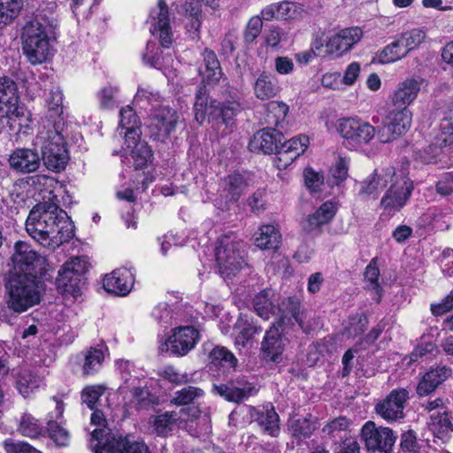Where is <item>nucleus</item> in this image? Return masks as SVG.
<instances>
[{"label":"nucleus","instance_id":"obj_1","mask_svg":"<svg viewBox=\"0 0 453 453\" xmlns=\"http://www.w3.org/2000/svg\"><path fill=\"white\" fill-rule=\"evenodd\" d=\"M12 267L4 275L5 311L8 322L39 304L44 291L42 275L46 258L34 251L28 244L18 242L11 257Z\"/></svg>","mask_w":453,"mask_h":453},{"label":"nucleus","instance_id":"obj_2","mask_svg":"<svg viewBox=\"0 0 453 453\" xmlns=\"http://www.w3.org/2000/svg\"><path fill=\"white\" fill-rule=\"evenodd\" d=\"M27 233L43 247L55 250L74 236V226L67 213L54 203L35 205L26 221Z\"/></svg>","mask_w":453,"mask_h":453},{"label":"nucleus","instance_id":"obj_3","mask_svg":"<svg viewBox=\"0 0 453 453\" xmlns=\"http://www.w3.org/2000/svg\"><path fill=\"white\" fill-rule=\"evenodd\" d=\"M241 111L240 98L236 92H230L222 101L211 99L209 102L206 87L201 85L197 88L194 103V113L195 119L200 125L208 119L209 121L220 120L226 127L232 126L234 119Z\"/></svg>","mask_w":453,"mask_h":453},{"label":"nucleus","instance_id":"obj_4","mask_svg":"<svg viewBox=\"0 0 453 453\" xmlns=\"http://www.w3.org/2000/svg\"><path fill=\"white\" fill-rule=\"evenodd\" d=\"M52 26L50 20L36 15L26 22L22 29V52L33 65L46 62L51 54L50 42Z\"/></svg>","mask_w":453,"mask_h":453},{"label":"nucleus","instance_id":"obj_5","mask_svg":"<svg viewBox=\"0 0 453 453\" xmlns=\"http://www.w3.org/2000/svg\"><path fill=\"white\" fill-rule=\"evenodd\" d=\"M33 146L40 149L41 162L53 172L64 170L69 161V153L64 136L55 122L45 133L38 134Z\"/></svg>","mask_w":453,"mask_h":453},{"label":"nucleus","instance_id":"obj_6","mask_svg":"<svg viewBox=\"0 0 453 453\" xmlns=\"http://www.w3.org/2000/svg\"><path fill=\"white\" fill-rule=\"evenodd\" d=\"M244 244L234 233L221 235L215 248V257L221 275H235L245 265Z\"/></svg>","mask_w":453,"mask_h":453},{"label":"nucleus","instance_id":"obj_7","mask_svg":"<svg viewBox=\"0 0 453 453\" xmlns=\"http://www.w3.org/2000/svg\"><path fill=\"white\" fill-rule=\"evenodd\" d=\"M19 98L16 83L8 77L0 78V122L13 131L20 130L25 116V108L19 104Z\"/></svg>","mask_w":453,"mask_h":453},{"label":"nucleus","instance_id":"obj_8","mask_svg":"<svg viewBox=\"0 0 453 453\" xmlns=\"http://www.w3.org/2000/svg\"><path fill=\"white\" fill-rule=\"evenodd\" d=\"M336 129L343 139V145L351 150L369 144L376 134V128L359 118L340 119Z\"/></svg>","mask_w":453,"mask_h":453},{"label":"nucleus","instance_id":"obj_9","mask_svg":"<svg viewBox=\"0 0 453 453\" xmlns=\"http://www.w3.org/2000/svg\"><path fill=\"white\" fill-rule=\"evenodd\" d=\"M361 441L367 451L393 453L397 435L387 426H377L373 421H366L360 430Z\"/></svg>","mask_w":453,"mask_h":453},{"label":"nucleus","instance_id":"obj_10","mask_svg":"<svg viewBox=\"0 0 453 453\" xmlns=\"http://www.w3.org/2000/svg\"><path fill=\"white\" fill-rule=\"evenodd\" d=\"M389 184L380 200V206L390 213L400 211L406 204L411 196L413 183L403 171H395L394 180L389 181Z\"/></svg>","mask_w":453,"mask_h":453},{"label":"nucleus","instance_id":"obj_11","mask_svg":"<svg viewBox=\"0 0 453 453\" xmlns=\"http://www.w3.org/2000/svg\"><path fill=\"white\" fill-rule=\"evenodd\" d=\"M91 423L98 426V428H96L91 434L90 448L94 453H108L107 448L111 444L112 441H124L127 444V450H129L130 447L134 443H131L127 438L112 434L111 430L106 426L107 421L104 414L96 408L94 409L91 414Z\"/></svg>","mask_w":453,"mask_h":453},{"label":"nucleus","instance_id":"obj_12","mask_svg":"<svg viewBox=\"0 0 453 453\" xmlns=\"http://www.w3.org/2000/svg\"><path fill=\"white\" fill-rule=\"evenodd\" d=\"M410 398L406 388L393 389L375 405L376 413L388 422H395L405 417L404 409Z\"/></svg>","mask_w":453,"mask_h":453},{"label":"nucleus","instance_id":"obj_13","mask_svg":"<svg viewBox=\"0 0 453 453\" xmlns=\"http://www.w3.org/2000/svg\"><path fill=\"white\" fill-rule=\"evenodd\" d=\"M412 114L407 107L391 111L383 126L378 130V138L381 142H389L396 136L406 133L411 125Z\"/></svg>","mask_w":453,"mask_h":453},{"label":"nucleus","instance_id":"obj_14","mask_svg":"<svg viewBox=\"0 0 453 453\" xmlns=\"http://www.w3.org/2000/svg\"><path fill=\"white\" fill-rule=\"evenodd\" d=\"M198 340L199 332L193 326L176 327L161 347V350L173 356L183 357L195 348Z\"/></svg>","mask_w":453,"mask_h":453},{"label":"nucleus","instance_id":"obj_15","mask_svg":"<svg viewBox=\"0 0 453 453\" xmlns=\"http://www.w3.org/2000/svg\"><path fill=\"white\" fill-rule=\"evenodd\" d=\"M212 392L227 402L239 403L255 395L257 390L252 383L240 376L223 383L213 384Z\"/></svg>","mask_w":453,"mask_h":453},{"label":"nucleus","instance_id":"obj_16","mask_svg":"<svg viewBox=\"0 0 453 453\" xmlns=\"http://www.w3.org/2000/svg\"><path fill=\"white\" fill-rule=\"evenodd\" d=\"M8 165L10 170L19 175L35 173L42 165L37 147L13 150L9 155Z\"/></svg>","mask_w":453,"mask_h":453},{"label":"nucleus","instance_id":"obj_17","mask_svg":"<svg viewBox=\"0 0 453 453\" xmlns=\"http://www.w3.org/2000/svg\"><path fill=\"white\" fill-rule=\"evenodd\" d=\"M150 20L152 35L158 36L162 47L169 48L173 42V33L169 9L165 0H158L157 5L150 11Z\"/></svg>","mask_w":453,"mask_h":453},{"label":"nucleus","instance_id":"obj_18","mask_svg":"<svg viewBox=\"0 0 453 453\" xmlns=\"http://www.w3.org/2000/svg\"><path fill=\"white\" fill-rule=\"evenodd\" d=\"M394 177L395 168L392 166L376 169L372 174L357 184L358 196L362 199H376L389 181L394 180Z\"/></svg>","mask_w":453,"mask_h":453},{"label":"nucleus","instance_id":"obj_19","mask_svg":"<svg viewBox=\"0 0 453 453\" xmlns=\"http://www.w3.org/2000/svg\"><path fill=\"white\" fill-rule=\"evenodd\" d=\"M177 122L178 116L174 110L169 107L157 109L149 125L150 137L164 142L175 130Z\"/></svg>","mask_w":453,"mask_h":453},{"label":"nucleus","instance_id":"obj_20","mask_svg":"<svg viewBox=\"0 0 453 453\" xmlns=\"http://www.w3.org/2000/svg\"><path fill=\"white\" fill-rule=\"evenodd\" d=\"M280 325H273L265 334L261 342V357L266 363L279 364L286 346V339L280 330Z\"/></svg>","mask_w":453,"mask_h":453},{"label":"nucleus","instance_id":"obj_21","mask_svg":"<svg viewBox=\"0 0 453 453\" xmlns=\"http://www.w3.org/2000/svg\"><path fill=\"white\" fill-rule=\"evenodd\" d=\"M451 375L452 368L449 365L440 364L430 367L416 387L417 395L419 398L429 396Z\"/></svg>","mask_w":453,"mask_h":453},{"label":"nucleus","instance_id":"obj_22","mask_svg":"<svg viewBox=\"0 0 453 453\" xmlns=\"http://www.w3.org/2000/svg\"><path fill=\"white\" fill-rule=\"evenodd\" d=\"M249 183L244 175L234 173L222 178L219 182V197L227 206L236 203L244 191L248 188Z\"/></svg>","mask_w":453,"mask_h":453},{"label":"nucleus","instance_id":"obj_23","mask_svg":"<svg viewBox=\"0 0 453 453\" xmlns=\"http://www.w3.org/2000/svg\"><path fill=\"white\" fill-rule=\"evenodd\" d=\"M363 37V31L358 27L341 30L326 43V53L342 55L349 51Z\"/></svg>","mask_w":453,"mask_h":453},{"label":"nucleus","instance_id":"obj_24","mask_svg":"<svg viewBox=\"0 0 453 453\" xmlns=\"http://www.w3.org/2000/svg\"><path fill=\"white\" fill-rule=\"evenodd\" d=\"M301 299L296 296H288L284 299L277 306V311L280 317L279 325L281 326L287 320L288 323H292V320L296 321L300 328L306 334H308L311 328V326L305 322L306 315L300 311Z\"/></svg>","mask_w":453,"mask_h":453},{"label":"nucleus","instance_id":"obj_25","mask_svg":"<svg viewBox=\"0 0 453 453\" xmlns=\"http://www.w3.org/2000/svg\"><path fill=\"white\" fill-rule=\"evenodd\" d=\"M134 283V276L130 269L119 268L105 275L103 280L104 288L108 293L117 296H127Z\"/></svg>","mask_w":453,"mask_h":453},{"label":"nucleus","instance_id":"obj_26","mask_svg":"<svg viewBox=\"0 0 453 453\" xmlns=\"http://www.w3.org/2000/svg\"><path fill=\"white\" fill-rule=\"evenodd\" d=\"M283 140V134L274 128H264L252 136L249 150L256 153L273 154Z\"/></svg>","mask_w":453,"mask_h":453},{"label":"nucleus","instance_id":"obj_27","mask_svg":"<svg viewBox=\"0 0 453 453\" xmlns=\"http://www.w3.org/2000/svg\"><path fill=\"white\" fill-rule=\"evenodd\" d=\"M252 418L263 434L273 438H277L280 435V416L272 403H267L261 409L256 410Z\"/></svg>","mask_w":453,"mask_h":453},{"label":"nucleus","instance_id":"obj_28","mask_svg":"<svg viewBox=\"0 0 453 453\" xmlns=\"http://www.w3.org/2000/svg\"><path fill=\"white\" fill-rule=\"evenodd\" d=\"M81 257H73L61 267L57 279L58 288H63L66 292L76 291L80 278L84 273V265H81Z\"/></svg>","mask_w":453,"mask_h":453},{"label":"nucleus","instance_id":"obj_29","mask_svg":"<svg viewBox=\"0 0 453 453\" xmlns=\"http://www.w3.org/2000/svg\"><path fill=\"white\" fill-rule=\"evenodd\" d=\"M337 207L334 203L327 201L322 203L312 214L309 215L302 223L303 230L308 233L319 230L322 226L329 223L334 217Z\"/></svg>","mask_w":453,"mask_h":453},{"label":"nucleus","instance_id":"obj_30","mask_svg":"<svg viewBox=\"0 0 453 453\" xmlns=\"http://www.w3.org/2000/svg\"><path fill=\"white\" fill-rule=\"evenodd\" d=\"M209 363L211 369L215 368L223 373L234 372L238 359L226 347L215 346L209 353Z\"/></svg>","mask_w":453,"mask_h":453},{"label":"nucleus","instance_id":"obj_31","mask_svg":"<svg viewBox=\"0 0 453 453\" xmlns=\"http://www.w3.org/2000/svg\"><path fill=\"white\" fill-rule=\"evenodd\" d=\"M279 91L278 79L269 72H262L253 84V93L261 101L273 98Z\"/></svg>","mask_w":453,"mask_h":453},{"label":"nucleus","instance_id":"obj_32","mask_svg":"<svg viewBox=\"0 0 453 453\" xmlns=\"http://www.w3.org/2000/svg\"><path fill=\"white\" fill-rule=\"evenodd\" d=\"M421 81L419 79H407L399 83L395 91L392 103L395 107H407L417 97L420 90Z\"/></svg>","mask_w":453,"mask_h":453},{"label":"nucleus","instance_id":"obj_33","mask_svg":"<svg viewBox=\"0 0 453 453\" xmlns=\"http://www.w3.org/2000/svg\"><path fill=\"white\" fill-rule=\"evenodd\" d=\"M203 67L199 68V73L203 78V82L214 84L218 82L222 76V69L215 52L210 49H205L203 52Z\"/></svg>","mask_w":453,"mask_h":453},{"label":"nucleus","instance_id":"obj_34","mask_svg":"<svg viewBox=\"0 0 453 453\" xmlns=\"http://www.w3.org/2000/svg\"><path fill=\"white\" fill-rule=\"evenodd\" d=\"M13 376L16 388L23 396L28 395L34 389L38 388L42 381L40 376L27 366L14 370Z\"/></svg>","mask_w":453,"mask_h":453},{"label":"nucleus","instance_id":"obj_35","mask_svg":"<svg viewBox=\"0 0 453 453\" xmlns=\"http://www.w3.org/2000/svg\"><path fill=\"white\" fill-rule=\"evenodd\" d=\"M119 127L121 130H125L123 134L126 142L140 138V120L134 109L129 105L122 108L119 111Z\"/></svg>","mask_w":453,"mask_h":453},{"label":"nucleus","instance_id":"obj_36","mask_svg":"<svg viewBox=\"0 0 453 453\" xmlns=\"http://www.w3.org/2000/svg\"><path fill=\"white\" fill-rule=\"evenodd\" d=\"M127 148L130 149V156L133 159L134 167L136 170L146 167L151 162L153 153L149 145L141 141L130 139V142H126Z\"/></svg>","mask_w":453,"mask_h":453},{"label":"nucleus","instance_id":"obj_37","mask_svg":"<svg viewBox=\"0 0 453 453\" xmlns=\"http://www.w3.org/2000/svg\"><path fill=\"white\" fill-rule=\"evenodd\" d=\"M281 235L273 225H263L256 234L255 244L261 250H277Z\"/></svg>","mask_w":453,"mask_h":453},{"label":"nucleus","instance_id":"obj_38","mask_svg":"<svg viewBox=\"0 0 453 453\" xmlns=\"http://www.w3.org/2000/svg\"><path fill=\"white\" fill-rule=\"evenodd\" d=\"M273 292L272 289H264L255 296L252 303L256 313L265 320L276 314L277 306L273 300Z\"/></svg>","mask_w":453,"mask_h":453},{"label":"nucleus","instance_id":"obj_39","mask_svg":"<svg viewBox=\"0 0 453 453\" xmlns=\"http://www.w3.org/2000/svg\"><path fill=\"white\" fill-rule=\"evenodd\" d=\"M46 106L48 109L49 120L55 124L57 127H60V123L63 120V93L58 87H54L50 89L49 95L45 99Z\"/></svg>","mask_w":453,"mask_h":453},{"label":"nucleus","instance_id":"obj_40","mask_svg":"<svg viewBox=\"0 0 453 453\" xmlns=\"http://www.w3.org/2000/svg\"><path fill=\"white\" fill-rule=\"evenodd\" d=\"M316 428V423L312 419L303 418L293 420L289 429L297 444H301L311 436Z\"/></svg>","mask_w":453,"mask_h":453},{"label":"nucleus","instance_id":"obj_41","mask_svg":"<svg viewBox=\"0 0 453 453\" xmlns=\"http://www.w3.org/2000/svg\"><path fill=\"white\" fill-rule=\"evenodd\" d=\"M235 326L240 329V333L235 339V343L242 347H244L246 342L251 340L256 334L262 331V327L257 326L247 315L240 316Z\"/></svg>","mask_w":453,"mask_h":453},{"label":"nucleus","instance_id":"obj_42","mask_svg":"<svg viewBox=\"0 0 453 453\" xmlns=\"http://www.w3.org/2000/svg\"><path fill=\"white\" fill-rule=\"evenodd\" d=\"M82 373L84 376H89L96 373L103 364L104 354L101 349L90 348L83 354Z\"/></svg>","mask_w":453,"mask_h":453},{"label":"nucleus","instance_id":"obj_43","mask_svg":"<svg viewBox=\"0 0 453 453\" xmlns=\"http://www.w3.org/2000/svg\"><path fill=\"white\" fill-rule=\"evenodd\" d=\"M368 326V319L363 313L350 315L343 324L342 334L347 338L361 335Z\"/></svg>","mask_w":453,"mask_h":453},{"label":"nucleus","instance_id":"obj_44","mask_svg":"<svg viewBox=\"0 0 453 453\" xmlns=\"http://www.w3.org/2000/svg\"><path fill=\"white\" fill-rule=\"evenodd\" d=\"M22 7L23 0H0V27L11 24Z\"/></svg>","mask_w":453,"mask_h":453},{"label":"nucleus","instance_id":"obj_45","mask_svg":"<svg viewBox=\"0 0 453 453\" xmlns=\"http://www.w3.org/2000/svg\"><path fill=\"white\" fill-rule=\"evenodd\" d=\"M408 55V50L403 46L401 38L387 45L377 56L379 63L387 64L397 61Z\"/></svg>","mask_w":453,"mask_h":453},{"label":"nucleus","instance_id":"obj_46","mask_svg":"<svg viewBox=\"0 0 453 453\" xmlns=\"http://www.w3.org/2000/svg\"><path fill=\"white\" fill-rule=\"evenodd\" d=\"M380 270L376 265V258L372 259L365 271L366 288L372 292V299L379 303L381 299L382 288L379 283Z\"/></svg>","mask_w":453,"mask_h":453},{"label":"nucleus","instance_id":"obj_47","mask_svg":"<svg viewBox=\"0 0 453 453\" xmlns=\"http://www.w3.org/2000/svg\"><path fill=\"white\" fill-rule=\"evenodd\" d=\"M42 423L29 413H24L19 421L18 431L23 436L35 438L42 434Z\"/></svg>","mask_w":453,"mask_h":453},{"label":"nucleus","instance_id":"obj_48","mask_svg":"<svg viewBox=\"0 0 453 453\" xmlns=\"http://www.w3.org/2000/svg\"><path fill=\"white\" fill-rule=\"evenodd\" d=\"M425 446V441L421 439H418L417 436V433L412 429L404 431L401 434V453H420Z\"/></svg>","mask_w":453,"mask_h":453},{"label":"nucleus","instance_id":"obj_49","mask_svg":"<svg viewBox=\"0 0 453 453\" xmlns=\"http://www.w3.org/2000/svg\"><path fill=\"white\" fill-rule=\"evenodd\" d=\"M203 394V390L198 387L187 386L177 390L171 402L178 406L188 405L202 397Z\"/></svg>","mask_w":453,"mask_h":453},{"label":"nucleus","instance_id":"obj_50","mask_svg":"<svg viewBox=\"0 0 453 453\" xmlns=\"http://www.w3.org/2000/svg\"><path fill=\"white\" fill-rule=\"evenodd\" d=\"M430 426L434 432L448 433L453 431L447 407L430 415Z\"/></svg>","mask_w":453,"mask_h":453},{"label":"nucleus","instance_id":"obj_51","mask_svg":"<svg viewBox=\"0 0 453 453\" xmlns=\"http://www.w3.org/2000/svg\"><path fill=\"white\" fill-rule=\"evenodd\" d=\"M426 37V32L420 28H413L410 31H406L400 36L401 42L403 46L405 47L406 50H408V53L424 42Z\"/></svg>","mask_w":453,"mask_h":453},{"label":"nucleus","instance_id":"obj_52","mask_svg":"<svg viewBox=\"0 0 453 453\" xmlns=\"http://www.w3.org/2000/svg\"><path fill=\"white\" fill-rule=\"evenodd\" d=\"M178 419L176 412L166 411L157 415L154 419V428L158 435L167 434Z\"/></svg>","mask_w":453,"mask_h":453},{"label":"nucleus","instance_id":"obj_53","mask_svg":"<svg viewBox=\"0 0 453 453\" xmlns=\"http://www.w3.org/2000/svg\"><path fill=\"white\" fill-rule=\"evenodd\" d=\"M133 395V402L139 409H148L155 403L154 395L145 387L140 384L135 385L131 389Z\"/></svg>","mask_w":453,"mask_h":453},{"label":"nucleus","instance_id":"obj_54","mask_svg":"<svg viewBox=\"0 0 453 453\" xmlns=\"http://www.w3.org/2000/svg\"><path fill=\"white\" fill-rule=\"evenodd\" d=\"M169 308L170 306L166 303H159L151 312L154 319L164 327H168L173 324V321L177 320L173 311Z\"/></svg>","mask_w":453,"mask_h":453},{"label":"nucleus","instance_id":"obj_55","mask_svg":"<svg viewBox=\"0 0 453 453\" xmlns=\"http://www.w3.org/2000/svg\"><path fill=\"white\" fill-rule=\"evenodd\" d=\"M288 112V106L282 102H272L268 107L266 121L270 125L278 126Z\"/></svg>","mask_w":453,"mask_h":453},{"label":"nucleus","instance_id":"obj_56","mask_svg":"<svg viewBox=\"0 0 453 453\" xmlns=\"http://www.w3.org/2000/svg\"><path fill=\"white\" fill-rule=\"evenodd\" d=\"M119 370L121 374V379L124 383V387L127 389H131L135 385L140 384L138 375L133 374L134 371V365L129 361L121 360L118 365Z\"/></svg>","mask_w":453,"mask_h":453},{"label":"nucleus","instance_id":"obj_57","mask_svg":"<svg viewBox=\"0 0 453 453\" xmlns=\"http://www.w3.org/2000/svg\"><path fill=\"white\" fill-rule=\"evenodd\" d=\"M47 431L50 437L59 446L67 444L69 439L68 431L64 428L61 424L56 420H49L47 424Z\"/></svg>","mask_w":453,"mask_h":453},{"label":"nucleus","instance_id":"obj_58","mask_svg":"<svg viewBox=\"0 0 453 453\" xmlns=\"http://www.w3.org/2000/svg\"><path fill=\"white\" fill-rule=\"evenodd\" d=\"M104 388L99 385L88 386L81 392V401L90 410L96 408V403L104 394Z\"/></svg>","mask_w":453,"mask_h":453},{"label":"nucleus","instance_id":"obj_59","mask_svg":"<svg viewBox=\"0 0 453 453\" xmlns=\"http://www.w3.org/2000/svg\"><path fill=\"white\" fill-rule=\"evenodd\" d=\"M117 87L106 86L97 93L99 106L103 110H111L116 106L115 96L118 93Z\"/></svg>","mask_w":453,"mask_h":453},{"label":"nucleus","instance_id":"obj_60","mask_svg":"<svg viewBox=\"0 0 453 453\" xmlns=\"http://www.w3.org/2000/svg\"><path fill=\"white\" fill-rule=\"evenodd\" d=\"M159 95L157 91L150 88H138L137 92L134 97L133 104L140 105L141 108H146L147 105L152 104L154 102L158 101Z\"/></svg>","mask_w":453,"mask_h":453},{"label":"nucleus","instance_id":"obj_61","mask_svg":"<svg viewBox=\"0 0 453 453\" xmlns=\"http://www.w3.org/2000/svg\"><path fill=\"white\" fill-rule=\"evenodd\" d=\"M159 375L164 380L176 385L186 384L190 382L191 380V377L188 373H181L177 369L171 365L162 369L159 372Z\"/></svg>","mask_w":453,"mask_h":453},{"label":"nucleus","instance_id":"obj_62","mask_svg":"<svg viewBox=\"0 0 453 453\" xmlns=\"http://www.w3.org/2000/svg\"><path fill=\"white\" fill-rule=\"evenodd\" d=\"M3 445L6 453H42L27 442L12 438L5 439Z\"/></svg>","mask_w":453,"mask_h":453},{"label":"nucleus","instance_id":"obj_63","mask_svg":"<svg viewBox=\"0 0 453 453\" xmlns=\"http://www.w3.org/2000/svg\"><path fill=\"white\" fill-rule=\"evenodd\" d=\"M126 443L122 441H112L108 446V453H150L149 448L142 442H134L129 450L126 449Z\"/></svg>","mask_w":453,"mask_h":453},{"label":"nucleus","instance_id":"obj_64","mask_svg":"<svg viewBox=\"0 0 453 453\" xmlns=\"http://www.w3.org/2000/svg\"><path fill=\"white\" fill-rule=\"evenodd\" d=\"M440 146H449L453 143L452 118H444L441 122V133L437 136Z\"/></svg>","mask_w":453,"mask_h":453}]
</instances>
